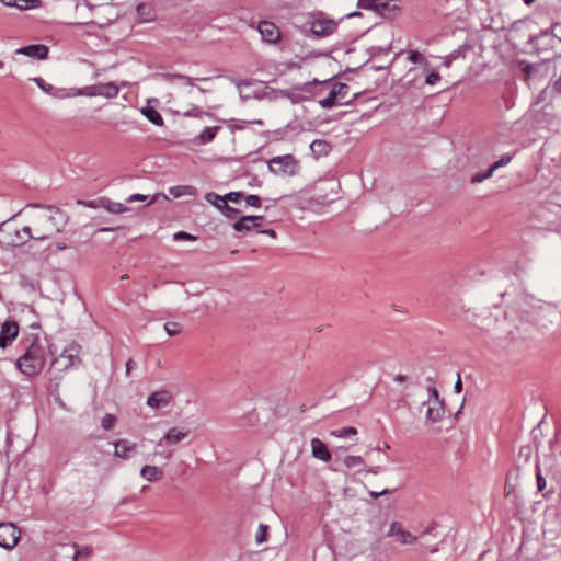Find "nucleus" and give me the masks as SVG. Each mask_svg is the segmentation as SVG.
Returning <instances> with one entry per match:
<instances>
[{"label": "nucleus", "instance_id": "f257e3e1", "mask_svg": "<svg viewBox=\"0 0 561 561\" xmlns=\"http://www.w3.org/2000/svg\"><path fill=\"white\" fill-rule=\"evenodd\" d=\"M35 211L30 216L28 229L31 240L44 241L59 233L66 226L67 219L62 210L55 206L42 207L32 205Z\"/></svg>", "mask_w": 561, "mask_h": 561}, {"label": "nucleus", "instance_id": "c85d7f7f", "mask_svg": "<svg viewBox=\"0 0 561 561\" xmlns=\"http://www.w3.org/2000/svg\"><path fill=\"white\" fill-rule=\"evenodd\" d=\"M205 199L214 205L216 208H218L220 211L226 207V197L225 195L221 196L215 192H209L205 195Z\"/></svg>", "mask_w": 561, "mask_h": 561}, {"label": "nucleus", "instance_id": "a19ab883", "mask_svg": "<svg viewBox=\"0 0 561 561\" xmlns=\"http://www.w3.org/2000/svg\"><path fill=\"white\" fill-rule=\"evenodd\" d=\"M32 80L36 83V85H37L42 91H44V92H46V93H51V91H53V89H54V88H53V85H51V84H49V83H47L43 78H39V77H38V78H33Z\"/></svg>", "mask_w": 561, "mask_h": 561}, {"label": "nucleus", "instance_id": "e433bc0d", "mask_svg": "<svg viewBox=\"0 0 561 561\" xmlns=\"http://www.w3.org/2000/svg\"><path fill=\"white\" fill-rule=\"evenodd\" d=\"M513 159V156L511 154H504L500 158V160L495 161L493 164L490 165V169H492L493 172H495L497 169L507 165Z\"/></svg>", "mask_w": 561, "mask_h": 561}, {"label": "nucleus", "instance_id": "9d476101", "mask_svg": "<svg viewBox=\"0 0 561 561\" xmlns=\"http://www.w3.org/2000/svg\"><path fill=\"white\" fill-rule=\"evenodd\" d=\"M20 530L12 523H0V547L7 550L13 549L20 539Z\"/></svg>", "mask_w": 561, "mask_h": 561}, {"label": "nucleus", "instance_id": "c03bdc74", "mask_svg": "<svg viewBox=\"0 0 561 561\" xmlns=\"http://www.w3.org/2000/svg\"><path fill=\"white\" fill-rule=\"evenodd\" d=\"M221 213L229 219H234L239 215V210L237 208L229 206L228 204L221 210Z\"/></svg>", "mask_w": 561, "mask_h": 561}, {"label": "nucleus", "instance_id": "37998d69", "mask_svg": "<svg viewBox=\"0 0 561 561\" xmlns=\"http://www.w3.org/2000/svg\"><path fill=\"white\" fill-rule=\"evenodd\" d=\"M244 199H245V204L248 206L255 207V208L261 206V198L257 195H254V194L247 195L244 197Z\"/></svg>", "mask_w": 561, "mask_h": 561}, {"label": "nucleus", "instance_id": "7c9ffc66", "mask_svg": "<svg viewBox=\"0 0 561 561\" xmlns=\"http://www.w3.org/2000/svg\"><path fill=\"white\" fill-rule=\"evenodd\" d=\"M357 434V430L353 426L337 428L331 432V435L337 438H346Z\"/></svg>", "mask_w": 561, "mask_h": 561}, {"label": "nucleus", "instance_id": "6ab92c4d", "mask_svg": "<svg viewBox=\"0 0 561 561\" xmlns=\"http://www.w3.org/2000/svg\"><path fill=\"white\" fill-rule=\"evenodd\" d=\"M16 54L24 55L33 59H45L48 55V47L43 44H33L16 49Z\"/></svg>", "mask_w": 561, "mask_h": 561}, {"label": "nucleus", "instance_id": "6e6d98bb", "mask_svg": "<svg viewBox=\"0 0 561 561\" xmlns=\"http://www.w3.org/2000/svg\"><path fill=\"white\" fill-rule=\"evenodd\" d=\"M282 37H263V39L268 44H277L280 41Z\"/></svg>", "mask_w": 561, "mask_h": 561}, {"label": "nucleus", "instance_id": "5fc2aeb1", "mask_svg": "<svg viewBox=\"0 0 561 561\" xmlns=\"http://www.w3.org/2000/svg\"><path fill=\"white\" fill-rule=\"evenodd\" d=\"M136 366V363L133 359H129L126 363V375L129 376L131 369Z\"/></svg>", "mask_w": 561, "mask_h": 561}, {"label": "nucleus", "instance_id": "79ce46f5", "mask_svg": "<svg viewBox=\"0 0 561 561\" xmlns=\"http://www.w3.org/2000/svg\"><path fill=\"white\" fill-rule=\"evenodd\" d=\"M164 330L168 335L173 336L180 332V325L176 322H167L164 324Z\"/></svg>", "mask_w": 561, "mask_h": 561}, {"label": "nucleus", "instance_id": "473e14b6", "mask_svg": "<svg viewBox=\"0 0 561 561\" xmlns=\"http://www.w3.org/2000/svg\"><path fill=\"white\" fill-rule=\"evenodd\" d=\"M493 173L494 172L490 168L485 172H477L476 174L472 175L471 183L472 184L481 183L484 180L490 179L493 175Z\"/></svg>", "mask_w": 561, "mask_h": 561}, {"label": "nucleus", "instance_id": "69168bd1", "mask_svg": "<svg viewBox=\"0 0 561 561\" xmlns=\"http://www.w3.org/2000/svg\"><path fill=\"white\" fill-rule=\"evenodd\" d=\"M127 84H128V83H127L126 81H123V82H121V84H119L118 87H119V89H121L122 87H127Z\"/></svg>", "mask_w": 561, "mask_h": 561}, {"label": "nucleus", "instance_id": "7ed1b4c3", "mask_svg": "<svg viewBox=\"0 0 561 561\" xmlns=\"http://www.w3.org/2000/svg\"><path fill=\"white\" fill-rule=\"evenodd\" d=\"M45 365L42 346L33 342L16 360V368L27 377L37 376Z\"/></svg>", "mask_w": 561, "mask_h": 561}, {"label": "nucleus", "instance_id": "c756f323", "mask_svg": "<svg viewBox=\"0 0 561 561\" xmlns=\"http://www.w3.org/2000/svg\"><path fill=\"white\" fill-rule=\"evenodd\" d=\"M310 149L316 156H325L330 150V146L325 140L316 139L311 142Z\"/></svg>", "mask_w": 561, "mask_h": 561}, {"label": "nucleus", "instance_id": "a18cd8bd", "mask_svg": "<svg viewBox=\"0 0 561 561\" xmlns=\"http://www.w3.org/2000/svg\"><path fill=\"white\" fill-rule=\"evenodd\" d=\"M173 239L175 241H182V240H196V237L193 234H190L185 231H179L173 234Z\"/></svg>", "mask_w": 561, "mask_h": 561}, {"label": "nucleus", "instance_id": "1a4fd4ad", "mask_svg": "<svg viewBox=\"0 0 561 561\" xmlns=\"http://www.w3.org/2000/svg\"><path fill=\"white\" fill-rule=\"evenodd\" d=\"M81 364L79 356V348L77 346H69L54 359L53 365L59 370H67L77 367Z\"/></svg>", "mask_w": 561, "mask_h": 561}, {"label": "nucleus", "instance_id": "13d9d810", "mask_svg": "<svg viewBox=\"0 0 561 561\" xmlns=\"http://www.w3.org/2000/svg\"><path fill=\"white\" fill-rule=\"evenodd\" d=\"M261 232L264 233V234H267V236H270L272 238L276 237V232L274 230H272V229H265V230H262Z\"/></svg>", "mask_w": 561, "mask_h": 561}, {"label": "nucleus", "instance_id": "09e8293b", "mask_svg": "<svg viewBox=\"0 0 561 561\" xmlns=\"http://www.w3.org/2000/svg\"><path fill=\"white\" fill-rule=\"evenodd\" d=\"M149 199V196L148 195H144V194H139V193H136V194H133L130 195L126 202L127 203H134V202H147Z\"/></svg>", "mask_w": 561, "mask_h": 561}, {"label": "nucleus", "instance_id": "338daca9", "mask_svg": "<svg viewBox=\"0 0 561 561\" xmlns=\"http://www.w3.org/2000/svg\"><path fill=\"white\" fill-rule=\"evenodd\" d=\"M4 68V62L0 59V70Z\"/></svg>", "mask_w": 561, "mask_h": 561}, {"label": "nucleus", "instance_id": "ea45409f", "mask_svg": "<svg viewBox=\"0 0 561 561\" xmlns=\"http://www.w3.org/2000/svg\"><path fill=\"white\" fill-rule=\"evenodd\" d=\"M407 59L413 64H424L425 62L424 56L421 53H419L417 50H410L408 53Z\"/></svg>", "mask_w": 561, "mask_h": 561}, {"label": "nucleus", "instance_id": "3c124183", "mask_svg": "<svg viewBox=\"0 0 561 561\" xmlns=\"http://www.w3.org/2000/svg\"><path fill=\"white\" fill-rule=\"evenodd\" d=\"M150 11H151V8L147 4H139L137 7V12L139 13V15H145V14L149 15Z\"/></svg>", "mask_w": 561, "mask_h": 561}, {"label": "nucleus", "instance_id": "c9c22d12", "mask_svg": "<svg viewBox=\"0 0 561 561\" xmlns=\"http://www.w3.org/2000/svg\"><path fill=\"white\" fill-rule=\"evenodd\" d=\"M116 417L113 414H105L101 420L102 428L108 431L115 426Z\"/></svg>", "mask_w": 561, "mask_h": 561}, {"label": "nucleus", "instance_id": "6e6552de", "mask_svg": "<svg viewBox=\"0 0 561 561\" xmlns=\"http://www.w3.org/2000/svg\"><path fill=\"white\" fill-rule=\"evenodd\" d=\"M290 50L294 54V58L284 62V66L286 69H293V68H301L302 64L316 58L318 55L314 53V50L309 49L308 47H305L299 42H295L290 44Z\"/></svg>", "mask_w": 561, "mask_h": 561}, {"label": "nucleus", "instance_id": "72a5a7b5", "mask_svg": "<svg viewBox=\"0 0 561 561\" xmlns=\"http://www.w3.org/2000/svg\"><path fill=\"white\" fill-rule=\"evenodd\" d=\"M99 84L88 85L78 90L75 95L98 96Z\"/></svg>", "mask_w": 561, "mask_h": 561}, {"label": "nucleus", "instance_id": "9b49d317", "mask_svg": "<svg viewBox=\"0 0 561 561\" xmlns=\"http://www.w3.org/2000/svg\"><path fill=\"white\" fill-rule=\"evenodd\" d=\"M320 82L314 79L310 82H306L298 87L293 88L285 92V95L290 99L293 102H302L309 100L311 98L312 87L319 84Z\"/></svg>", "mask_w": 561, "mask_h": 561}, {"label": "nucleus", "instance_id": "a878e982", "mask_svg": "<svg viewBox=\"0 0 561 561\" xmlns=\"http://www.w3.org/2000/svg\"><path fill=\"white\" fill-rule=\"evenodd\" d=\"M141 114L149 121L151 122L152 124H154L156 126H162L163 125V118L162 116L160 115V113L151 107V106H145L141 108Z\"/></svg>", "mask_w": 561, "mask_h": 561}, {"label": "nucleus", "instance_id": "f704fd0d", "mask_svg": "<svg viewBox=\"0 0 561 561\" xmlns=\"http://www.w3.org/2000/svg\"><path fill=\"white\" fill-rule=\"evenodd\" d=\"M267 530L268 527L264 524H260L256 535H255V541L257 545H261L267 540Z\"/></svg>", "mask_w": 561, "mask_h": 561}, {"label": "nucleus", "instance_id": "b1692460", "mask_svg": "<svg viewBox=\"0 0 561 561\" xmlns=\"http://www.w3.org/2000/svg\"><path fill=\"white\" fill-rule=\"evenodd\" d=\"M119 92V87L115 82L99 83L98 95L114 99Z\"/></svg>", "mask_w": 561, "mask_h": 561}, {"label": "nucleus", "instance_id": "39448f33", "mask_svg": "<svg viewBox=\"0 0 561 561\" xmlns=\"http://www.w3.org/2000/svg\"><path fill=\"white\" fill-rule=\"evenodd\" d=\"M350 87L342 82L333 83L327 98L319 100L322 108H332L341 105H348L356 98V93L351 98Z\"/></svg>", "mask_w": 561, "mask_h": 561}, {"label": "nucleus", "instance_id": "393cba45", "mask_svg": "<svg viewBox=\"0 0 561 561\" xmlns=\"http://www.w3.org/2000/svg\"><path fill=\"white\" fill-rule=\"evenodd\" d=\"M170 195L174 198H179L182 196H195L197 194V190L192 185H175L169 188Z\"/></svg>", "mask_w": 561, "mask_h": 561}, {"label": "nucleus", "instance_id": "a211bd4d", "mask_svg": "<svg viewBox=\"0 0 561 561\" xmlns=\"http://www.w3.org/2000/svg\"><path fill=\"white\" fill-rule=\"evenodd\" d=\"M388 537H396L402 545H412L417 541V537L412 535L410 531L404 530L400 527L397 522H393L387 533Z\"/></svg>", "mask_w": 561, "mask_h": 561}, {"label": "nucleus", "instance_id": "8fccbe9b", "mask_svg": "<svg viewBox=\"0 0 561 561\" xmlns=\"http://www.w3.org/2000/svg\"><path fill=\"white\" fill-rule=\"evenodd\" d=\"M439 79H440V76L437 72H431L430 75L426 76L425 83L433 85V84L437 83L439 81Z\"/></svg>", "mask_w": 561, "mask_h": 561}, {"label": "nucleus", "instance_id": "58836bf2", "mask_svg": "<svg viewBox=\"0 0 561 561\" xmlns=\"http://www.w3.org/2000/svg\"><path fill=\"white\" fill-rule=\"evenodd\" d=\"M106 208L108 211H111L113 214H122V213L129 210V208L125 204H122V203H108Z\"/></svg>", "mask_w": 561, "mask_h": 561}, {"label": "nucleus", "instance_id": "49530a36", "mask_svg": "<svg viewBox=\"0 0 561 561\" xmlns=\"http://www.w3.org/2000/svg\"><path fill=\"white\" fill-rule=\"evenodd\" d=\"M536 481L538 491H542L546 488V479L542 477L539 466H537Z\"/></svg>", "mask_w": 561, "mask_h": 561}, {"label": "nucleus", "instance_id": "aec40b11", "mask_svg": "<svg viewBox=\"0 0 561 561\" xmlns=\"http://www.w3.org/2000/svg\"><path fill=\"white\" fill-rule=\"evenodd\" d=\"M263 216H243L233 224V229L239 232L250 231L253 228L262 226Z\"/></svg>", "mask_w": 561, "mask_h": 561}, {"label": "nucleus", "instance_id": "774afa93", "mask_svg": "<svg viewBox=\"0 0 561 561\" xmlns=\"http://www.w3.org/2000/svg\"><path fill=\"white\" fill-rule=\"evenodd\" d=\"M534 0H524L525 3L529 4L531 3Z\"/></svg>", "mask_w": 561, "mask_h": 561}, {"label": "nucleus", "instance_id": "20e7f679", "mask_svg": "<svg viewBox=\"0 0 561 561\" xmlns=\"http://www.w3.org/2000/svg\"><path fill=\"white\" fill-rule=\"evenodd\" d=\"M26 226L16 227L4 221L0 225V247L18 248L26 244L31 238Z\"/></svg>", "mask_w": 561, "mask_h": 561}, {"label": "nucleus", "instance_id": "5701e85b", "mask_svg": "<svg viewBox=\"0 0 561 561\" xmlns=\"http://www.w3.org/2000/svg\"><path fill=\"white\" fill-rule=\"evenodd\" d=\"M140 477L148 482H154L162 478V470L157 466L146 465L140 469Z\"/></svg>", "mask_w": 561, "mask_h": 561}, {"label": "nucleus", "instance_id": "052dcab7", "mask_svg": "<svg viewBox=\"0 0 561 561\" xmlns=\"http://www.w3.org/2000/svg\"><path fill=\"white\" fill-rule=\"evenodd\" d=\"M367 473L377 474L379 472V467H371L365 470Z\"/></svg>", "mask_w": 561, "mask_h": 561}, {"label": "nucleus", "instance_id": "680f3d73", "mask_svg": "<svg viewBox=\"0 0 561 561\" xmlns=\"http://www.w3.org/2000/svg\"><path fill=\"white\" fill-rule=\"evenodd\" d=\"M405 379H407V377L404 375H397L394 377V381H397V382H403Z\"/></svg>", "mask_w": 561, "mask_h": 561}, {"label": "nucleus", "instance_id": "ddd939ff", "mask_svg": "<svg viewBox=\"0 0 561 561\" xmlns=\"http://www.w3.org/2000/svg\"><path fill=\"white\" fill-rule=\"evenodd\" d=\"M19 334V324L14 320H7L1 325L0 347L5 348Z\"/></svg>", "mask_w": 561, "mask_h": 561}, {"label": "nucleus", "instance_id": "e2e57ef3", "mask_svg": "<svg viewBox=\"0 0 561 561\" xmlns=\"http://www.w3.org/2000/svg\"><path fill=\"white\" fill-rule=\"evenodd\" d=\"M56 248H57L58 250H65V249H67V244H66V243H64V242H60V243H57V244H56Z\"/></svg>", "mask_w": 561, "mask_h": 561}, {"label": "nucleus", "instance_id": "603ef678", "mask_svg": "<svg viewBox=\"0 0 561 561\" xmlns=\"http://www.w3.org/2000/svg\"><path fill=\"white\" fill-rule=\"evenodd\" d=\"M531 455V448L530 446H523L520 449H519V456H524L526 460L529 459Z\"/></svg>", "mask_w": 561, "mask_h": 561}, {"label": "nucleus", "instance_id": "0eeeda50", "mask_svg": "<svg viewBox=\"0 0 561 561\" xmlns=\"http://www.w3.org/2000/svg\"><path fill=\"white\" fill-rule=\"evenodd\" d=\"M357 7L371 10L387 18H394L400 11L397 0H358Z\"/></svg>", "mask_w": 561, "mask_h": 561}, {"label": "nucleus", "instance_id": "4be33fe9", "mask_svg": "<svg viewBox=\"0 0 561 561\" xmlns=\"http://www.w3.org/2000/svg\"><path fill=\"white\" fill-rule=\"evenodd\" d=\"M3 5L15 8L20 11L36 9L41 5V0H1Z\"/></svg>", "mask_w": 561, "mask_h": 561}, {"label": "nucleus", "instance_id": "4468645a", "mask_svg": "<svg viewBox=\"0 0 561 561\" xmlns=\"http://www.w3.org/2000/svg\"><path fill=\"white\" fill-rule=\"evenodd\" d=\"M190 431L186 428L171 427L169 431L158 440V446L164 445H176L180 442L187 438Z\"/></svg>", "mask_w": 561, "mask_h": 561}, {"label": "nucleus", "instance_id": "cd10ccee", "mask_svg": "<svg viewBox=\"0 0 561 561\" xmlns=\"http://www.w3.org/2000/svg\"><path fill=\"white\" fill-rule=\"evenodd\" d=\"M343 465L346 467V469H354L357 468L358 471H362L365 469V461L360 456H346L343 459Z\"/></svg>", "mask_w": 561, "mask_h": 561}, {"label": "nucleus", "instance_id": "f3484780", "mask_svg": "<svg viewBox=\"0 0 561 561\" xmlns=\"http://www.w3.org/2000/svg\"><path fill=\"white\" fill-rule=\"evenodd\" d=\"M60 552L58 554L71 556L72 561H78L79 559H88L92 554V549L90 547L78 548L77 545H60Z\"/></svg>", "mask_w": 561, "mask_h": 561}, {"label": "nucleus", "instance_id": "bb28decb", "mask_svg": "<svg viewBox=\"0 0 561 561\" xmlns=\"http://www.w3.org/2000/svg\"><path fill=\"white\" fill-rule=\"evenodd\" d=\"M220 126L205 127L197 136V141L202 145L210 142L215 137Z\"/></svg>", "mask_w": 561, "mask_h": 561}, {"label": "nucleus", "instance_id": "412c9836", "mask_svg": "<svg viewBox=\"0 0 561 561\" xmlns=\"http://www.w3.org/2000/svg\"><path fill=\"white\" fill-rule=\"evenodd\" d=\"M311 454L316 459L328 462L331 459V453L327 445L319 438H312L311 442Z\"/></svg>", "mask_w": 561, "mask_h": 561}, {"label": "nucleus", "instance_id": "de8ad7c7", "mask_svg": "<svg viewBox=\"0 0 561 561\" xmlns=\"http://www.w3.org/2000/svg\"><path fill=\"white\" fill-rule=\"evenodd\" d=\"M242 196L243 194L241 192H230L225 195L226 204H228V202L237 203Z\"/></svg>", "mask_w": 561, "mask_h": 561}, {"label": "nucleus", "instance_id": "2f4dec72", "mask_svg": "<svg viewBox=\"0 0 561 561\" xmlns=\"http://www.w3.org/2000/svg\"><path fill=\"white\" fill-rule=\"evenodd\" d=\"M257 31L260 32V35H273L277 32V26L272 22L263 21L259 24Z\"/></svg>", "mask_w": 561, "mask_h": 561}, {"label": "nucleus", "instance_id": "0e129e2a", "mask_svg": "<svg viewBox=\"0 0 561 561\" xmlns=\"http://www.w3.org/2000/svg\"><path fill=\"white\" fill-rule=\"evenodd\" d=\"M178 77H179V78H182V79H185V80L191 84V81H192V79H191V78H188V77H183V76H178Z\"/></svg>", "mask_w": 561, "mask_h": 561}, {"label": "nucleus", "instance_id": "f03ea898", "mask_svg": "<svg viewBox=\"0 0 561 561\" xmlns=\"http://www.w3.org/2000/svg\"><path fill=\"white\" fill-rule=\"evenodd\" d=\"M362 15L360 12H351L340 19H334L323 11H312L306 15V26L309 27L311 35H332L337 32L339 24L344 19H351Z\"/></svg>", "mask_w": 561, "mask_h": 561}, {"label": "nucleus", "instance_id": "f8f14e48", "mask_svg": "<svg viewBox=\"0 0 561 561\" xmlns=\"http://www.w3.org/2000/svg\"><path fill=\"white\" fill-rule=\"evenodd\" d=\"M114 456L123 460L130 459L136 453L138 445L126 438L114 442Z\"/></svg>", "mask_w": 561, "mask_h": 561}, {"label": "nucleus", "instance_id": "864d4df0", "mask_svg": "<svg viewBox=\"0 0 561 561\" xmlns=\"http://www.w3.org/2000/svg\"><path fill=\"white\" fill-rule=\"evenodd\" d=\"M520 65L523 66V71L528 76L531 75V72L535 70L534 66L530 64L522 61Z\"/></svg>", "mask_w": 561, "mask_h": 561}, {"label": "nucleus", "instance_id": "dca6fc26", "mask_svg": "<svg viewBox=\"0 0 561 561\" xmlns=\"http://www.w3.org/2000/svg\"><path fill=\"white\" fill-rule=\"evenodd\" d=\"M173 400V396L168 390H158L152 392L147 399V405L152 409H163Z\"/></svg>", "mask_w": 561, "mask_h": 561}, {"label": "nucleus", "instance_id": "2eb2a0df", "mask_svg": "<svg viewBox=\"0 0 561 561\" xmlns=\"http://www.w3.org/2000/svg\"><path fill=\"white\" fill-rule=\"evenodd\" d=\"M433 400L426 411V419L431 422H438L444 414L443 402L439 400L438 392L435 388H431Z\"/></svg>", "mask_w": 561, "mask_h": 561}, {"label": "nucleus", "instance_id": "423d86ee", "mask_svg": "<svg viewBox=\"0 0 561 561\" xmlns=\"http://www.w3.org/2000/svg\"><path fill=\"white\" fill-rule=\"evenodd\" d=\"M267 165L270 172L278 176H294L300 169L299 161L293 154L273 157Z\"/></svg>", "mask_w": 561, "mask_h": 561}, {"label": "nucleus", "instance_id": "bf43d9fd", "mask_svg": "<svg viewBox=\"0 0 561 561\" xmlns=\"http://www.w3.org/2000/svg\"><path fill=\"white\" fill-rule=\"evenodd\" d=\"M388 493V490H383L381 492H370V495L374 497V499H378L380 495H383V494H387Z\"/></svg>", "mask_w": 561, "mask_h": 561}, {"label": "nucleus", "instance_id": "4c0bfd02", "mask_svg": "<svg viewBox=\"0 0 561 561\" xmlns=\"http://www.w3.org/2000/svg\"><path fill=\"white\" fill-rule=\"evenodd\" d=\"M513 159V156L511 154H504L500 158V160L495 161L493 164L490 165V169H492L493 172H495L497 169L507 165Z\"/></svg>", "mask_w": 561, "mask_h": 561}, {"label": "nucleus", "instance_id": "4d7b16f0", "mask_svg": "<svg viewBox=\"0 0 561 561\" xmlns=\"http://www.w3.org/2000/svg\"><path fill=\"white\" fill-rule=\"evenodd\" d=\"M461 390H462V382H461L460 376L458 375V379L455 383V391L459 393V392H461Z\"/></svg>", "mask_w": 561, "mask_h": 561}]
</instances>
